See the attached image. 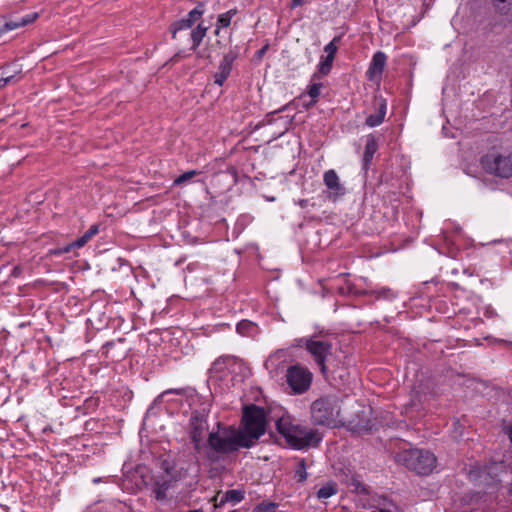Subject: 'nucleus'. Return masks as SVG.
I'll use <instances>...</instances> for the list:
<instances>
[{"label":"nucleus","instance_id":"obj_1","mask_svg":"<svg viewBox=\"0 0 512 512\" xmlns=\"http://www.w3.org/2000/svg\"><path fill=\"white\" fill-rule=\"evenodd\" d=\"M216 426L217 429L208 434L207 444L202 452L211 463L219 462L241 448H251V444L241 436L235 426L224 425L221 422Z\"/></svg>","mask_w":512,"mask_h":512},{"label":"nucleus","instance_id":"obj_2","mask_svg":"<svg viewBox=\"0 0 512 512\" xmlns=\"http://www.w3.org/2000/svg\"><path fill=\"white\" fill-rule=\"evenodd\" d=\"M276 429L285 438L288 445L297 450L317 447L322 440V435L318 430L293 424L289 416L279 418L276 421Z\"/></svg>","mask_w":512,"mask_h":512},{"label":"nucleus","instance_id":"obj_3","mask_svg":"<svg viewBox=\"0 0 512 512\" xmlns=\"http://www.w3.org/2000/svg\"><path fill=\"white\" fill-rule=\"evenodd\" d=\"M241 436L255 446L257 441L266 433L267 413L264 408L251 404L243 408L242 419L239 427Z\"/></svg>","mask_w":512,"mask_h":512},{"label":"nucleus","instance_id":"obj_4","mask_svg":"<svg viewBox=\"0 0 512 512\" xmlns=\"http://www.w3.org/2000/svg\"><path fill=\"white\" fill-rule=\"evenodd\" d=\"M395 460L420 475H428L435 467L436 457L428 450L411 448L395 455Z\"/></svg>","mask_w":512,"mask_h":512},{"label":"nucleus","instance_id":"obj_5","mask_svg":"<svg viewBox=\"0 0 512 512\" xmlns=\"http://www.w3.org/2000/svg\"><path fill=\"white\" fill-rule=\"evenodd\" d=\"M340 415V405L335 396H325L315 400L311 405V419L315 425L336 427Z\"/></svg>","mask_w":512,"mask_h":512},{"label":"nucleus","instance_id":"obj_6","mask_svg":"<svg viewBox=\"0 0 512 512\" xmlns=\"http://www.w3.org/2000/svg\"><path fill=\"white\" fill-rule=\"evenodd\" d=\"M300 342H305V349L313 358L314 362L320 368L324 377L328 376V367L326 362L332 355V344L328 340L318 339L316 337L300 338Z\"/></svg>","mask_w":512,"mask_h":512},{"label":"nucleus","instance_id":"obj_7","mask_svg":"<svg viewBox=\"0 0 512 512\" xmlns=\"http://www.w3.org/2000/svg\"><path fill=\"white\" fill-rule=\"evenodd\" d=\"M483 169L492 175L500 178L512 176V155L490 152L481 158Z\"/></svg>","mask_w":512,"mask_h":512},{"label":"nucleus","instance_id":"obj_8","mask_svg":"<svg viewBox=\"0 0 512 512\" xmlns=\"http://www.w3.org/2000/svg\"><path fill=\"white\" fill-rule=\"evenodd\" d=\"M285 378L292 393L301 395L310 389L313 374L307 367L295 364L287 368Z\"/></svg>","mask_w":512,"mask_h":512},{"label":"nucleus","instance_id":"obj_9","mask_svg":"<svg viewBox=\"0 0 512 512\" xmlns=\"http://www.w3.org/2000/svg\"><path fill=\"white\" fill-rule=\"evenodd\" d=\"M208 428L207 415L203 412L194 411L189 420V437L196 454L201 455L205 449L202 443L204 432Z\"/></svg>","mask_w":512,"mask_h":512},{"label":"nucleus","instance_id":"obj_10","mask_svg":"<svg viewBox=\"0 0 512 512\" xmlns=\"http://www.w3.org/2000/svg\"><path fill=\"white\" fill-rule=\"evenodd\" d=\"M203 13V4L200 3L197 7L192 9L185 18L173 22L169 28L172 38L176 39L179 31L190 29L202 17Z\"/></svg>","mask_w":512,"mask_h":512},{"label":"nucleus","instance_id":"obj_11","mask_svg":"<svg viewBox=\"0 0 512 512\" xmlns=\"http://www.w3.org/2000/svg\"><path fill=\"white\" fill-rule=\"evenodd\" d=\"M238 53L236 51L230 50L223 56L221 60L218 71L214 75V83L222 86L227 78L230 76L232 71L233 63L237 59Z\"/></svg>","mask_w":512,"mask_h":512},{"label":"nucleus","instance_id":"obj_12","mask_svg":"<svg viewBox=\"0 0 512 512\" xmlns=\"http://www.w3.org/2000/svg\"><path fill=\"white\" fill-rule=\"evenodd\" d=\"M177 482L176 476H155L152 482V493L157 501L167 498V491Z\"/></svg>","mask_w":512,"mask_h":512},{"label":"nucleus","instance_id":"obj_13","mask_svg":"<svg viewBox=\"0 0 512 512\" xmlns=\"http://www.w3.org/2000/svg\"><path fill=\"white\" fill-rule=\"evenodd\" d=\"M323 181L330 191L328 195L329 199L336 200L338 197L345 194V188L340 183L339 177L335 170H327L323 175Z\"/></svg>","mask_w":512,"mask_h":512},{"label":"nucleus","instance_id":"obj_14","mask_svg":"<svg viewBox=\"0 0 512 512\" xmlns=\"http://www.w3.org/2000/svg\"><path fill=\"white\" fill-rule=\"evenodd\" d=\"M207 32V27H205L203 24H198L191 32H190V39L192 42V45L190 47V51H193L196 53L197 58H209L210 54L208 53V50L205 49H198L203 38L205 37Z\"/></svg>","mask_w":512,"mask_h":512},{"label":"nucleus","instance_id":"obj_15","mask_svg":"<svg viewBox=\"0 0 512 512\" xmlns=\"http://www.w3.org/2000/svg\"><path fill=\"white\" fill-rule=\"evenodd\" d=\"M373 107L375 113L369 115L365 120V124L369 127H376L383 123L387 109L386 100L382 97H375Z\"/></svg>","mask_w":512,"mask_h":512},{"label":"nucleus","instance_id":"obj_16","mask_svg":"<svg viewBox=\"0 0 512 512\" xmlns=\"http://www.w3.org/2000/svg\"><path fill=\"white\" fill-rule=\"evenodd\" d=\"M387 61V56L382 51H377L370 62L369 68L367 70V76L369 80H375L380 78Z\"/></svg>","mask_w":512,"mask_h":512},{"label":"nucleus","instance_id":"obj_17","mask_svg":"<svg viewBox=\"0 0 512 512\" xmlns=\"http://www.w3.org/2000/svg\"><path fill=\"white\" fill-rule=\"evenodd\" d=\"M489 3L503 21L512 23V0H489Z\"/></svg>","mask_w":512,"mask_h":512},{"label":"nucleus","instance_id":"obj_18","mask_svg":"<svg viewBox=\"0 0 512 512\" xmlns=\"http://www.w3.org/2000/svg\"><path fill=\"white\" fill-rule=\"evenodd\" d=\"M378 150V143L374 135L370 134L366 138L365 150L362 158V167L365 171L370 168L374 154Z\"/></svg>","mask_w":512,"mask_h":512},{"label":"nucleus","instance_id":"obj_19","mask_svg":"<svg viewBox=\"0 0 512 512\" xmlns=\"http://www.w3.org/2000/svg\"><path fill=\"white\" fill-rule=\"evenodd\" d=\"M236 331L242 336L254 337L258 334V326L252 321L241 320L236 326Z\"/></svg>","mask_w":512,"mask_h":512},{"label":"nucleus","instance_id":"obj_20","mask_svg":"<svg viewBox=\"0 0 512 512\" xmlns=\"http://www.w3.org/2000/svg\"><path fill=\"white\" fill-rule=\"evenodd\" d=\"M334 58L325 57L322 58L320 63L317 66V71L312 75L311 80L314 81L316 79H320L322 76H326L331 72L333 66Z\"/></svg>","mask_w":512,"mask_h":512},{"label":"nucleus","instance_id":"obj_21","mask_svg":"<svg viewBox=\"0 0 512 512\" xmlns=\"http://www.w3.org/2000/svg\"><path fill=\"white\" fill-rule=\"evenodd\" d=\"M243 499H244V491L236 490V489L228 490L222 495L219 503H217L216 506H222L227 502L236 504V503L241 502Z\"/></svg>","mask_w":512,"mask_h":512},{"label":"nucleus","instance_id":"obj_22","mask_svg":"<svg viewBox=\"0 0 512 512\" xmlns=\"http://www.w3.org/2000/svg\"><path fill=\"white\" fill-rule=\"evenodd\" d=\"M237 13H238V10L236 8H233V9H230L229 11H227L225 13H222V14L218 15L217 22H216L215 34L216 35L219 34L220 28H227L230 25L232 18Z\"/></svg>","mask_w":512,"mask_h":512},{"label":"nucleus","instance_id":"obj_23","mask_svg":"<svg viewBox=\"0 0 512 512\" xmlns=\"http://www.w3.org/2000/svg\"><path fill=\"white\" fill-rule=\"evenodd\" d=\"M306 469H307L306 461L304 458H302L296 464L295 475H294V478L297 480L298 483H303L307 480L308 473H307Z\"/></svg>","mask_w":512,"mask_h":512},{"label":"nucleus","instance_id":"obj_24","mask_svg":"<svg viewBox=\"0 0 512 512\" xmlns=\"http://www.w3.org/2000/svg\"><path fill=\"white\" fill-rule=\"evenodd\" d=\"M279 504L270 501H263L257 504L253 512H283L278 510Z\"/></svg>","mask_w":512,"mask_h":512},{"label":"nucleus","instance_id":"obj_25","mask_svg":"<svg viewBox=\"0 0 512 512\" xmlns=\"http://www.w3.org/2000/svg\"><path fill=\"white\" fill-rule=\"evenodd\" d=\"M336 492H337L336 485L334 483H330V484L322 486L318 490L317 497L319 499H327V498L333 496L334 494H336Z\"/></svg>","mask_w":512,"mask_h":512},{"label":"nucleus","instance_id":"obj_26","mask_svg":"<svg viewBox=\"0 0 512 512\" xmlns=\"http://www.w3.org/2000/svg\"><path fill=\"white\" fill-rule=\"evenodd\" d=\"M230 359H231V356H228V355L218 357L212 363V366L210 368V372L211 373H221L225 369L227 361L230 360Z\"/></svg>","mask_w":512,"mask_h":512},{"label":"nucleus","instance_id":"obj_27","mask_svg":"<svg viewBox=\"0 0 512 512\" xmlns=\"http://www.w3.org/2000/svg\"><path fill=\"white\" fill-rule=\"evenodd\" d=\"M340 41V37H335L332 41H330L325 47L324 52L327 57H331L335 59L337 50H338V42Z\"/></svg>","mask_w":512,"mask_h":512},{"label":"nucleus","instance_id":"obj_28","mask_svg":"<svg viewBox=\"0 0 512 512\" xmlns=\"http://www.w3.org/2000/svg\"><path fill=\"white\" fill-rule=\"evenodd\" d=\"M321 88H322L321 83H312L308 87V95L312 98V102L310 105H314L317 102L318 97L321 94Z\"/></svg>","mask_w":512,"mask_h":512},{"label":"nucleus","instance_id":"obj_29","mask_svg":"<svg viewBox=\"0 0 512 512\" xmlns=\"http://www.w3.org/2000/svg\"><path fill=\"white\" fill-rule=\"evenodd\" d=\"M161 469L165 472L162 476H176L175 475V464L173 461L168 459L161 460L160 463Z\"/></svg>","mask_w":512,"mask_h":512},{"label":"nucleus","instance_id":"obj_30","mask_svg":"<svg viewBox=\"0 0 512 512\" xmlns=\"http://www.w3.org/2000/svg\"><path fill=\"white\" fill-rule=\"evenodd\" d=\"M198 174H199V172L197 170H189V171L181 174L180 176H178L174 180V185L175 186H180V185H182L185 182L189 181L190 179H192L194 176H196Z\"/></svg>","mask_w":512,"mask_h":512},{"label":"nucleus","instance_id":"obj_31","mask_svg":"<svg viewBox=\"0 0 512 512\" xmlns=\"http://www.w3.org/2000/svg\"><path fill=\"white\" fill-rule=\"evenodd\" d=\"M370 294H373L376 296L377 299L383 298V299H391L394 298L395 295L393 291L390 288L383 287L378 290H373L370 292Z\"/></svg>","mask_w":512,"mask_h":512},{"label":"nucleus","instance_id":"obj_32","mask_svg":"<svg viewBox=\"0 0 512 512\" xmlns=\"http://www.w3.org/2000/svg\"><path fill=\"white\" fill-rule=\"evenodd\" d=\"M19 27H23V25L21 24V20H19V18H18L15 20L7 21L3 26V30H4V32H6V31L17 29Z\"/></svg>","mask_w":512,"mask_h":512},{"label":"nucleus","instance_id":"obj_33","mask_svg":"<svg viewBox=\"0 0 512 512\" xmlns=\"http://www.w3.org/2000/svg\"><path fill=\"white\" fill-rule=\"evenodd\" d=\"M72 249H73V246L70 243V244L65 245L63 247H58V248H55V249H51L50 250V254L51 255H55V256H60L62 254L69 253Z\"/></svg>","mask_w":512,"mask_h":512},{"label":"nucleus","instance_id":"obj_34","mask_svg":"<svg viewBox=\"0 0 512 512\" xmlns=\"http://www.w3.org/2000/svg\"><path fill=\"white\" fill-rule=\"evenodd\" d=\"M38 17V13L36 12H33V13H29L21 18H19V20H21V24L23 26H26L32 22H34Z\"/></svg>","mask_w":512,"mask_h":512},{"label":"nucleus","instance_id":"obj_35","mask_svg":"<svg viewBox=\"0 0 512 512\" xmlns=\"http://www.w3.org/2000/svg\"><path fill=\"white\" fill-rule=\"evenodd\" d=\"M99 232V225H92L83 235L90 241Z\"/></svg>","mask_w":512,"mask_h":512},{"label":"nucleus","instance_id":"obj_36","mask_svg":"<svg viewBox=\"0 0 512 512\" xmlns=\"http://www.w3.org/2000/svg\"><path fill=\"white\" fill-rule=\"evenodd\" d=\"M88 242H89V240L84 235H82L77 240L71 242V244H72L73 248H81Z\"/></svg>","mask_w":512,"mask_h":512},{"label":"nucleus","instance_id":"obj_37","mask_svg":"<svg viewBox=\"0 0 512 512\" xmlns=\"http://www.w3.org/2000/svg\"><path fill=\"white\" fill-rule=\"evenodd\" d=\"M168 394H176V395H183L184 394V389H168L166 391H164L160 396L159 398H163L165 397L166 395Z\"/></svg>","mask_w":512,"mask_h":512},{"label":"nucleus","instance_id":"obj_38","mask_svg":"<svg viewBox=\"0 0 512 512\" xmlns=\"http://www.w3.org/2000/svg\"><path fill=\"white\" fill-rule=\"evenodd\" d=\"M190 53H186L185 51H178L171 59L170 62H177L181 58L188 57Z\"/></svg>","mask_w":512,"mask_h":512},{"label":"nucleus","instance_id":"obj_39","mask_svg":"<svg viewBox=\"0 0 512 512\" xmlns=\"http://www.w3.org/2000/svg\"><path fill=\"white\" fill-rule=\"evenodd\" d=\"M305 1L306 0H292L290 7L291 8L299 7V6L303 5L305 3Z\"/></svg>","mask_w":512,"mask_h":512},{"label":"nucleus","instance_id":"obj_40","mask_svg":"<svg viewBox=\"0 0 512 512\" xmlns=\"http://www.w3.org/2000/svg\"><path fill=\"white\" fill-rule=\"evenodd\" d=\"M5 81V83L8 85L9 83L15 82L16 75H9L6 77H2Z\"/></svg>","mask_w":512,"mask_h":512},{"label":"nucleus","instance_id":"obj_41","mask_svg":"<svg viewBox=\"0 0 512 512\" xmlns=\"http://www.w3.org/2000/svg\"><path fill=\"white\" fill-rule=\"evenodd\" d=\"M298 205L301 208H306L309 205V200L308 199H301V200L298 201Z\"/></svg>","mask_w":512,"mask_h":512},{"label":"nucleus","instance_id":"obj_42","mask_svg":"<svg viewBox=\"0 0 512 512\" xmlns=\"http://www.w3.org/2000/svg\"><path fill=\"white\" fill-rule=\"evenodd\" d=\"M113 345V342H107L106 344H104L103 349L106 350V352H108V348L112 347Z\"/></svg>","mask_w":512,"mask_h":512},{"label":"nucleus","instance_id":"obj_43","mask_svg":"<svg viewBox=\"0 0 512 512\" xmlns=\"http://www.w3.org/2000/svg\"><path fill=\"white\" fill-rule=\"evenodd\" d=\"M507 435L509 437L510 442L512 443V426L508 428Z\"/></svg>","mask_w":512,"mask_h":512},{"label":"nucleus","instance_id":"obj_44","mask_svg":"<svg viewBox=\"0 0 512 512\" xmlns=\"http://www.w3.org/2000/svg\"><path fill=\"white\" fill-rule=\"evenodd\" d=\"M295 346L297 347H305V342H300V339L296 340Z\"/></svg>","mask_w":512,"mask_h":512},{"label":"nucleus","instance_id":"obj_45","mask_svg":"<svg viewBox=\"0 0 512 512\" xmlns=\"http://www.w3.org/2000/svg\"><path fill=\"white\" fill-rule=\"evenodd\" d=\"M7 84L5 83L3 78H0V89L5 87Z\"/></svg>","mask_w":512,"mask_h":512},{"label":"nucleus","instance_id":"obj_46","mask_svg":"<svg viewBox=\"0 0 512 512\" xmlns=\"http://www.w3.org/2000/svg\"><path fill=\"white\" fill-rule=\"evenodd\" d=\"M508 493H509V495L512 497V482H511V483H510V485H509Z\"/></svg>","mask_w":512,"mask_h":512},{"label":"nucleus","instance_id":"obj_47","mask_svg":"<svg viewBox=\"0 0 512 512\" xmlns=\"http://www.w3.org/2000/svg\"><path fill=\"white\" fill-rule=\"evenodd\" d=\"M266 50V47L262 48L261 50L258 51L259 54H263Z\"/></svg>","mask_w":512,"mask_h":512},{"label":"nucleus","instance_id":"obj_48","mask_svg":"<svg viewBox=\"0 0 512 512\" xmlns=\"http://www.w3.org/2000/svg\"><path fill=\"white\" fill-rule=\"evenodd\" d=\"M93 481H94L95 483H98V482L100 481V479H99V478H95Z\"/></svg>","mask_w":512,"mask_h":512}]
</instances>
